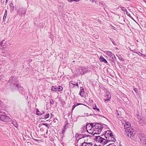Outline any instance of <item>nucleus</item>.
Segmentation results:
<instances>
[{
  "label": "nucleus",
  "instance_id": "1",
  "mask_svg": "<svg viewBox=\"0 0 146 146\" xmlns=\"http://www.w3.org/2000/svg\"><path fill=\"white\" fill-rule=\"evenodd\" d=\"M9 84H11V89L13 91L18 90L20 92L23 91V88L19 85V82L16 80L15 78L11 77L9 80Z\"/></svg>",
  "mask_w": 146,
  "mask_h": 146
},
{
  "label": "nucleus",
  "instance_id": "2",
  "mask_svg": "<svg viewBox=\"0 0 146 146\" xmlns=\"http://www.w3.org/2000/svg\"><path fill=\"white\" fill-rule=\"evenodd\" d=\"M103 127V125L98 123L95 124L94 125V130L93 132V135L95 134H100L101 133Z\"/></svg>",
  "mask_w": 146,
  "mask_h": 146
},
{
  "label": "nucleus",
  "instance_id": "3",
  "mask_svg": "<svg viewBox=\"0 0 146 146\" xmlns=\"http://www.w3.org/2000/svg\"><path fill=\"white\" fill-rule=\"evenodd\" d=\"M93 124L90 123L87 124L86 126H84L82 128L84 129L83 131L85 130L84 132L86 131L88 133L93 134V132L94 130Z\"/></svg>",
  "mask_w": 146,
  "mask_h": 146
},
{
  "label": "nucleus",
  "instance_id": "4",
  "mask_svg": "<svg viewBox=\"0 0 146 146\" xmlns=\"http://www.w3.org/2000/svg\"><path fill=\"white\" fill-rule=\"evenodd\" d=\"M134 130L131 128L125 129V133L129 138L133 137L134 135Z\"/></svg>",
  "mask_w": 146,
  "mask_h": 146
},
{
  "label": "nucleus",
  "instance_id": "5",
  "mask_svg": "<svg viewBox=\"0 0 146 146\" xmlns=\"http://www.w3.org/2000/svg\"><path fill=\"white\" fill-rule=\"evenodd\" d=\"M96 140L98 142L102 143L103 144H106L107 142L106 140L102 137L100 136H96Z\"/></svg>",
  "mask_w": 146,
  "mask_h": 146
},
{
  "label": "nucleus",
  "instance_id": "6",
  "mask_svg": "<svg viewBox=\"0 0 146 146\" xmlns=\"http://www.w3.org/2000/svg\"><path fill=\"white\" fill-rule=\"evenodd\" d=\"M26 11L25 8L22 7L20 8L17 11V14L22 17L23 15H24L25 14Z\"/></svg>",
  "mask_w": 146,
  "mask_h": 146
},
{
  "label": "nucleus",
  "instance_id": "7",
  "mask_svg": "<svg viewBox=\"0 0 146 146\" xmlns=\"http://www.w3.org/2000/svg\"><path fill=\"white\" fill-rule=\"evenodd\" d=\"M10 119V118L5 115H0V121L7 122Z\"/></svg>",
  "mask_w": 146,
  "mask_h": 146
},
{
  "label": "nucleus",
  "instance_id": "8",
  "mask_svg": "<svg viewBox=\"0 0 146 146\" xmlns=\"http://www.w3.org/2000/svg\"><path fill=\"white\" fill-rule=\"evenodd\" d=\"M88 71L87 68L86 67H80L78 69V73L80 75H82Z\"/></svg>",
  "mask_w": 146,
  "mask_h": 146
},
{
  "label": "nucleus",
  "instance_id": "9",
  "mask_svg": "<svg viewBox=\"0 0 146 146\" xmlns=\"http://www.w3.org/2000/svg\"><path fill=\"white\" fill-rule=\"evenodd\" d=\"M138 137L140 139V141L143 142L146 140V135L143 133H141L138 135Z\"/></svg>",
  "mask_w": 146,
  "mask_h": 146
},
{
  "label": "nucleus",
  "instance_id": "10",
  "mask_svg": "<svg viewBox=\"0 0 146 146\" xmlns=\"http://www.w3.org/2000/svg\"><path fill=\"white\" fill-rule=\"evenodd\" d=\"M106 141L107 140L109 141H111L115 142V141H116V140L114 138L113 135H112L106 138Z\"/></svg>",
  "mask_w": 146,
  "mask_h": 146
},
{
  "label": "nucleus",
  "instance_id": "11",
  "mask_svg": "<svg viewBox=\"0 0 146 146\" xmlns=\"http://www.w3.org/2000/svg\"><path fill=\"white\" fill-rule=\"evenodd\" d=\"M113 134L112 132L110 130L107 131L105 133L104 136L106 138L108 137L111 135H112Z\"/></svg>",
  "mask_w": 146,
  "mask_h": 146
},
{
  "label": "nucleus",
  "instance_id": "12",
  "mask_svg": "<svg viewBox=\"0 0 146 146\" xmlns=\"http://www.w3.org/2000/svg\"><path fill=\"white\" fill-rule=\"evenodd\" d=\"M85 94L84 89L83 87H80V90L79 92V94L82 96H84Z\"/></svg>",
  "mask_w": 146,
  "mask_h": 146
},
{
  "label": "nucleus",
  "instance_id": "13",
  "mask_svg": "<svg viewBox=\"0 0 146 146\" xmlns=\"http://www.w3.org/2000/svg\"><path fill=\"white\" fill-rule=\"evenodd\" d=\"M75 86H77L78 87V84L77 83L75 82H73H73H71L70 83L69 86L70 87L73 88Z\"/></svg>",
  "mask_w": 146,
  "mask_h": 146
},
{
  "label": "nucleus",
  "instance_id": "14",
  "mask_svg": "<svg viewBox=\"0 0 146 146\" xmlns=\"http://www.w3.org/2000/svg\"><path fill=\"white\" fill-rule=\"evenodd\" d=\"M106 96L107 97V98L106 99H104V100L105 102L110 100L111 98V95L109 93H106Z\"/></svg>",
  "mask_w": 146,
  "mask_h": 146
},
{
  "label": "nucleus",
  "instance_id": "15",
  "mask_svg": "<svg viewBox=\"0 0 146 146\" xmlns=\"http://www.w3.org/2000/svg\"><path fill=\"white\" fill-rule=\"evenodd\" d=\"M131 125L130 123L128 122H125V124L124 126V128L126 129L127 128H130L131 127H129Z\"/></svg>",
  "mask_w": 146,
  "mask_h": 146
},
{
  "label": "nucleus",
  "instance_id": "16",
  "mask_svg": "<svg viewBox=\"0 0 146 146\" xmlns=\"http://www.w3.org/2000/svg\"><path fill=\"white\" fill-rule=\"evenodd\" d=\"M34 23L35 25L37 27H40V23L39 20H36L34 21Z\"/></svg>",
  "mask_w": 146,
  "mask_h": 146
},
{
  "label": "nucleus",
  "instance_id": "17",
  "mask_svg": "<svg viewBox=\"0 0 146 146\" xmlns=\"http://www.w3.org/2000/svg\"><path fill=\"white\" fill-rule=\"evenodd\" d=\"M45 113V112L44 111H39L38 110H37L36 111V114L38 115H42Z\"/></svg>",
  "mask_w": 146,
  "mask_h": 146
},
{
  "label": "nucleus",
  "instance_id": "18",
  "mask_svg": "<svg viewBox=\"0 0 146 146\" xmlns=\"http://www.w3.org/2000/svg\"><path fill=\"white\" fill-rule=\"evenodd\" d=\"M15 127L18 128L19 127V125L16 122V121L15 120H13L12 121V122L11 123Z\"/></svg>",
  "mask_w": 146,
  "mask_h": 146
},
{
  "label": "nucleus",
  "instance_id": "19",
  "mask_svg": "<svg viewBox=\"0 0 146 146\" xmlns=\"http://www.w3.org/2000/svg\"><path fill=\"white\" fill-rule=\"evenodd\" d=\"M0 44L1 45L3 48H4L6 46V42L5 40H2L1 42H0Z\"/></svg>",
  "mask_w": 146,
  "mask_h": 146
},
{
  "label": "nucleus",
  "instance_id": "20",
  "mask_svg": "<svg viewBox=\"0 0 146 146\" xmlns=\"http://www.w3.org/2000/svg\"><path fill=\"white\" fill-rule=\"evenodd\" d=\"M92 143H88L85 142H84L82 143L81 145L80 146H91L92 145Z\"/></svg>",
  "mask_w": 146,
  "mask_h": 146
},
{
  "label": "nucleus",
  "instance_id": "21",
  "mask_svg": "<svg viewBox=\"0 0 146 146\" xmlns=\"http://www.w3.org/2000/svg\"><path fill=\"white\" fill-rule=\"evenodd\" d=\"M105 52L108 56L110 57L113 54L111 52L108 51H105Z\"/></svg>",
  "mask_w": 146,
  "mask_h": 146
},
{
  "label": "nucleus",
  "instance_id": "22",
  "mask_svg": "<svg viewBox=\"0 0 146 146\" xmlns=\"http://www.w3.org/2000/svg\"><path fill=\"white\" fill-rule=\"evenodd\" d=\"M100 61L106 63H107L108 62L102 56L100 57Z\"/></svg>",
  "mask_w": 146,
  "mask_h": 146
},
{
  "label": "nucleus",
  "instance_id": "23",
  "mask_svg": "<svg viewBox=\"0 0 146 146\" xmlns=\"http://www.w3.org/2000/svg\"><path fill=\"white\" fill-rule=\"evenodd\" d=\"M110 57L111 58V60L113 62H114L115 61L116 58L114 55L113 54Z\"/></svg>",
  "mask_w": 146,
  "mask_h": 146
},
{
  "label": "nucleus",
  "instance_id": "24",
  "mask_svg": "<svg viewBox=\"0 0 146 146\" xmlns=\"http://www.w3.org/2000/svg\"><path fill=\"white\" fill-rule=\"evenodd\" d=\"M93 108L94 110H97L98 111H100V109L99 108H97V106L96 104L93 106Z\"/></svg>",
  "mask_w": 146,
  "mask_h": 146
},
{
  "label": "nucleus",
  "instance_id": "25",
  "mask_svg": "<svg viewBox=\"0 0 146 146\" xmlns=\"http://www.w3.org/2000/svg\"><path fill=\"white\" fill-rule=\"evenodd\" d=\"M86 135L83 134H79L78 135V137L79 139H81L82 138L85 137Z\"/></svg>",
  "mask_w": 146,
  "mask_h": 146
},
{
  "label": "nucleus",
  "instance_id": "26",
  "mask_svg": "<svg viewBox=\"0 0 146 146\" xmlns=\"http://www.w3.org/2000/svg\"><path fill=\"white\" fill-rule=\"evenodd\" d=\"M51 90L53 91H58L57 86H52Z\"/></svg>",
  "mask_w": 146,
  "mask_h": 146
},
{
  "label": "nucleus",
  "instance_id": "27",
  "mask_svg": "<svg viewBox=\"0 0 146 146\" xmlns=\"http://www.w3.org/2000/svg\"><path fill=\"white\" fill-rule=\"evenodd\" d=\"M7 10H6L5 12V13L3 17V19L4 20L6 18L7 16Z\"/></svg>",
  "mask_w": 146,
  "mask_h": 146
},
{
  "label": "nucleus",
  "instance_id": "28",
  "mask_svg": "<svg viewBox=\"0 0 146 146\" xmlns=\"http://www.w3.org/2000/svg\"><path fill=\"white\" fill-rule=\"evenodd\" d=\"M58 91H61L63 90V88L61 86H57Z\"/></svg>",
  "mask_w": 146,
  "mask_h": 146
},
{
  "label": "nucleus",
  "instance_id": "29",
  "mask_svg": "<svg viewBox=\"0 0 146 146\" xmlns=\"http://www.w3.org/2000/svg\"><path fill=\"white\" fill-rule=\"evenodd\" d=\"M75 104L74 105L72 106V110H73L74 108L76 107L77 106H78V105H79L80 104Z\"/></svg>",
  "mask_w": 146,
  "mask_h": 146
},
{
  "label": "nucleus",
  "instance_id": "30",
  "mask_svg": "<svg viewBox=\"0 0 146 146\" xmlns=\"http://www.w3.org/2000/svg\"><path fill=\"white\" fill-rule=\"evenodd\" d=\"M42 125H45L48 128H49L50 127V125L48 124H47L46 123H43L42 124Z\"/></svg>",
  "mask_w": 146,
  "mask_h": 146
},
{
  "label": "nucleus",
  "instance_id": "31",
  "mask_svg": "<svg viewBox=\"0 0 146 146\" xmlns=\"http://www.w3.org/2000/svg\"><path fill=\"white\" fill-rule=\"evenodd\" d=\"M111 41L112 42V43H113V44L115 45H117V44L114 41V40H113L111 38H110Z\"/></svg>",
  "mask_w": 146,
  "mask_h": 146
},
{
  "label": "nucleus",
  "instance_id": "32",
  "mask_svg": "<svg viewBox=\"0 0 146 146\" xmlns=\"http://www.w3.org/2000/svg\"><path fill=\"white\" fill-rule=\"evenodd\" d=\"M135 53L137 54L140 56H142L143 55V54L142 53H141L140 52H139V51H137L135 52Z\"/></svg>",
  "mask_w": 146,
  "mask_h": 146
},
{
  "label": "nucleus",
  "instance_id": "33",
  "mask_svg": "<svg viewBox=\"0 0 146 146\" xmlns=\"http://www.w3.org/2000/svg\"><path fill=\"white\" fill-rule=\"evenodd\" d=\"M54 102V101L53 100V99H50V103L51 104H53Z\"/></svg>",
  "mask_w": 146,
  "mask_h": 146
},
{
  "label": "nucleus",
  "instance_id": "34",
  "mask_svg": "<svg viewBox=\"0 0 146 146\" xmlns=\"http://www.w3.org/2000/svg\"><path fill=\"white\" fill-rule=\"evenodd\" d=\"M49 116H50V115H49V114L48 113L46 115L44 116V117L46 118H47L49 117Z\"/></svg>",
  "mask_w": 146,
  "mask_h": 146
},
{
  "label": "nucleus",
  "instance_id": "35",
  "mask_svg": "<svg viewBox=\"0 0 146 146\" xmlns=\"http://www.w3.org/2000/svg\"><path fill=\"white\" fill-rule=\"evenodd\" d=\"M3 105V102L1 101H0V106L2 107Z\"/></svg>",
  "mask_w": 146,
  "mask_h": 146
},
{
  "label": "nucleus",
  "instance_id": "36",
  "mask_svg": "<svg viewBox=\"0 0 146 146\" xmlns=\"http://www.w3.org/2000/svg\"><path fill=\"white\" fill-rule=\"evenodd\" d=\"M66 125L65 126H64V128L62 130V133H64V132L66 130V128L65 127H66Z\"/></svg>",
  "mask_w": 146,
  "mask_h": 146
},
{
  "label": "nucleus",
  "instance_id": "37",
  "mask_svg": "<svg viewBox=\"0 0 146 146\" xmlns=\"http://www.w3.org/2000/svg\"><path fill=\"white\" fill-rule=\"evenodd\" d=\"M68 1L69 2H71L72 1H79V0H68Z\"/></svg>",
  "mask_w": 146,
  "mask_h": 146
},
{
  "label": "nucleus",
  "instance_id": "38",
  "mask_svg": "<svg viewBox=\"0 0 146 146\" xmlns=\"http://www.w3.org/2000/svg\"><path fill=\"white\" fill-rule=\"evenodd\" d=\"M120 7L121 8V10H122L123 11H124V10L125 9L124 7H123L122 6H120V7Z\"/></svg>",
  "mask_w": 146,
  "mask_h": 146
},
{
  "label": "nucleus",
  "instance_id": "39",
  "mask_svg": "<svg viewBox=\"0 0 146 146\" xmlns=\"http://www.w3.org/2000/svg\"><path fill=\"white\" fill-rule=\"evenodd\" d=\"M126 14H127V15L129 16L131 18H132V17L131 16V15H130V13H128H128H126Z\"/></svg>",
  "mask_w": 146,
  "mask_h": 146
},
{
  "label": "nucleus",
  "instance_id": "40",
  "mask_svg": "<svg viewBox=\"0 0 146 146\" xmlns=\"http://www.w3.org/2000/svg\"><path fill=\"white\" fill-rule=\"evenodd\" d=\"M134 91L136 92V93H137V92L138 90L137 88H135L133 89Z\"/></svg>",
  "mask_w": 146,
  "mask_h": 146
},
{
  "label": "nucleus",
  "instance_id": "41",
  "mask_svg": "<svg viewBox=\"0 0 146 146\" xmlns=\"http://www.w3.org/2000/svg\"><path fill=\"white\" fill-rule=\"evenodd\" d=\"M118 58L120 60H122V61H123V59H122V57L121 56L119 57Z\"/></svg>",
  "mask_w": 146,
  "mask_h": 146
},
{
  "label": "nucleus",
  "instance_id": "42",
  "mask_svg": "<svg viewBox=\"0 0 146 146\" xmlns=\"http://www.w3.org/2000/svg\"><path fill=\"white\" fill-rule=\"evenodd\" d=\"M3 48V47H2L1 45V44H0V50H1Z\"/></svg>",
  "mask_w": 146,
  "mask_h": 146
},
{
  "label": "nucleus",
  "instance_id": "43",
  "mask_svg": "<svg viewBox=\"0 0 146 146\" xmlns=\"http://www.w3.org/2000/svg\"><path fill=\"white\" fill-rule=\"evenodd\" d=\"M124 11L126 13H128V12L126 9H124Z\"/></svg>",
  "mask_w": 146,
  "mask_h": 146
},
{
  "label": "nucleus",
  "instance_id": "44",
  "mask_svg": "<svg viewBox=\"0 0 146 146\" xmlns=\"http://www.w3.org/2000/svg\"><path fill=\"white\" fill-rule=\"evenodd\" d=\"M143 143H144L146 145V140H145V141L143 142Z\"/></svg>",
  "mask_w": 146,
  "mask_h": 146
},
{
  "label": "nucleus",
  "instance_id": "45",
  "mask_svg": "<svg viewBox=\"0 0 146 146\" xmlns=\"http://www.w3.org/2000/svg\"><path fill=\"white\" fill-rule=\"evenodd\" d=\"M94 146H100V145H99L98 146V145H94Z\"/></svg>",
  "mask_w": 146,
  "mask_h": 146
},
{
  "label": "nucleus",
  "instance_id": "46",
  "mask_svg": "<svg viewBox=\"0 0 146 146\" xmlns=\"http://www.w3.org/2000/svg\"><path fill=\"white\" fill-rule=\"evenodd\" d=\"M35 140L36 141H38V140L35 139Z\"/></svg>",
  "mask_w": 146,
  "mask_h": 146
},
{
  "label": "nucleus",
  "instance_id": "47",
  "mask_svg": "<svg viewBox=\"0 0 146 146\" xmlns=\"http://www.w3.org/2000/svg\"><path fill=\"white\" fill-rule=\"evenodd\" d=\"M75 62V61H73V62Z\"/></svg>",
  "mask_w": 146,
  "mask_h": 146
},
{
  "label": "nucleus",
  "instance_id": "48",
  "mask_svg": "<svg viewBox=\"0 0 146 146\" xmlns=\"http://www.w3.org/2000/svg\"><path fill=\"white\" fill-rule=\"evenodd\" d=\"M0 101H1V100H0Z\"/></svg>",
  "mask_w": 146,
  "mask_h": 146
}]
</instances>
